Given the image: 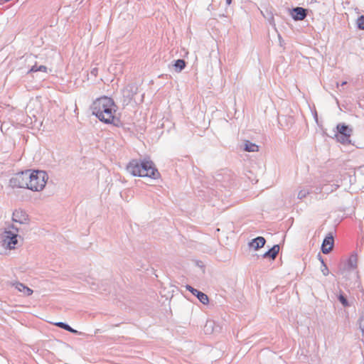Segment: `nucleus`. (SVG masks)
<instances>
[{
	"instance_id": "393cba45",
	"label": "nucleus",
	"mask_w": 364,
	"mask_h": 364,
	"mask_svg": "<svg viewBox=\"0 0 364 364\" xmlns=\"http://www.w3.org/2000/svg\"><path fill=\"white\" fill-rule=\"evenodd\" d=\"M309 193V191L306 189L301 190L298 193V198L303 199Z\"/></svg>"
},
{
	"instance_id": "c85d7f7f",
	"label": "nucleus",
	"mask_w": 364,
	"mask_h": 364,
	"mask_svg": "<svg viewBox=\"0 0 364 364\" xmlns=\"http://www.w3.org/2000/svg\"><path fill=\"white\" fill-rule=\"evenodd\" d=\"M38 71L46 73L47 72V67L45 65H39L38 66Z\"/></svg>"
},
{
	"instance_id": "20e7f679",
	"label": "nucleus",
	"mask_w": 364,
	"mask_h": 364,
	"mask_svg": "<svg viewBox=\"0 0 364 364\" xmlns=\"http://www.w3.org/2000/svg\"><path fill=\"white\" fill-rule=\"evenodd\" d=\"M18 232L19 228L14 225H11L7 230H5L2 236L3 246L10 250L14 249L18 243Z\"/></svg>"
},
{
	"instance_id": "39448f33",
	"label": "nucleus",
	"mask_w": 364,
	"mask_h": 364,
	"mask_svg": "<svg viewBox=\"0 0 364 364\" xmlns=\"http://www.w3.org/2000/svg\"><path fill=\"white\" fill-rule=\"evenodd\" d=\"M28 178V170L17 173L10 178L9 186L13 188L29 189Z\"/></svg>"
},
{
	"instance_id": "f03ea898",
	"label": "nucleus",
	"mask_w": 364,
	"mask_h": 364,
	"mask_svg": "<svg viewBox=\"0 0 364 364\" xmlns=\"http://www.w3.org/2000/svg\"><path fill=\"white\" fill-rule=\"evenodd\" d=\"M127 170L134 176L149 177L153 179H156L160 176L153 161L146 159L142 161L132 160L128 164Z\"/></svg>"
},
{
	"instance_id": "c9c22d12",
	"label": "nucleus",
	"mask_w": 364,
	"mask_h": 364,
	"mask_svg": "<svg viewBox=\"0 0 364 364\" xmlns=\"http://www.w3.org/2000/svg\"><path fill=\"white\" fill-rule=\"evenodd\" d=\"M206 333H212L213 332H209V331H207L205 332Z\"/></svg>"
},
{
	"instance_id": "ddd939ff",
	"label": "nucleus",
	"mask_w": 364,
	"mask_h": 364,
	"mask_svg": "<svg viewBox=\"0 0 364 364\" xmlns=\"http://www.w3.org/2000/svg\"><path fill=\"white\" fill-rule=\"evenodd\" d=\"M279 251V246L278 245H274L272 248H270L267 252H266L263 255V257L267 258L269 257L272 259H274Z\"/></svg>"
},
{
	"instance_id": "7ed1b4c3",
	"label": "nucleus",
	"mask_w": 364,
	"mask_h": 364,
	"mask_svg": "<svg viewBox=\"0 0 364 364\" xmlns=\"http://www.w3.org/2000/svg\"><path fill=\"white\" fill-rule=\"evenodd\" d=\"M28 184L29 189L33 191H42L48 179V174L44 171H33L28 170Z\"/></svg>"
},
{
	"instance_id": "e433bc0d",
	"label": "nucleus",
	"mask_w": 364,
	"mask_h": 364,
	"mask_svg": "<svg viewBox=\"0 0 364 364\" xmlns=\"http://www.w3.org/2000/svg\"><path fill=\"white\" fill-rule=\"evenodd\" d=\"M29 58H34V57H33V56H32V55H30V56H29Z\"/></svg>"
},
{
	"instance_id": "2f4dec72",
	"label": "nucleus",
	"mask_w": 364,
	"mask_h": 364,
	"mask_svg": "<svg viewBox=\"0 0 364 364\" xmlns=\"http://www.w3.org/2000/svg\"><path fill=\"white\" fill-rule=\"evenodd\" d=\"M231 3H232V0H226V4H227L228 5H230V4H231Z\"/></svg>"
},
{
	"instance_id": "5701e85b",
	"label": "nucleus",
	"mask_w": 364,
	"mask_h": 364,
	"mask_svg": "<svg viewBox=\"0 0 364 364\" xmlns=\"http://www.w3.org/2000/svg\"><path fill=\"white\" fill-rule=\"evenodd\" d=\"M358 325L359 328L362 331V333H364V312H363L362 315L359 318Z\"/></svg>"
},
{
	"instance_id": "b1692460",
	"label": "nucleus",
	"mask_w": 364,
	"mask_h": 364,
	"mask_svg": "<svg viewBox=\"0 0 364 364\" xmlns=\"http://www.w3.org/2000/svg\"><path fill=\"white\" fill-rule=\"evenodd\" d=\"M358 28L364 30V16H360L357 20Z\"/></svg>"
},
{
	"instance_id": "bb28decb",
	"label": "nucleus",
	"mask_w": 364,
	"mask_h": 364,
	"mask_svg": "<svg viewBox=\"0 0 364 364\" xmlns=\"http://www.w3.org/2000/svg\"><path fill=\"white\" fill-rule=\"evenodd\" d=\"M321 272L324 276H327L329 274V270L326 264H323V267H321Z\"/></svg>"
},
{
	"instance_id": "412c9836",
	"label": "nucleus",
	"mask_w": 364,
	"mask_h": 364,
	"mask_svg": "<svg viewBox=\"0 0 364 364\" xmlns=\"http://www.w3.org/2000/svg\"><path fill=\"white\" fill-rule=\"evenodd\" d=\"M338 299L344 307L350 306V304H349L348 301L347 300L346 297L343 294H340L338 296Z\"/></svg>"
},
{
	"instance_id": "f257e3e1",
	"label": "nucleus",
	"mask_w": 364,
	"mask_h": 364,
	"mask_svg": "<svg viewBox=\"0 0 364 364\" xmlns=\"http://www.w3.org/2000/svg\"><path fill=\"white\" fill-rule=\"evenodd\" d=\"M115 107L114 100L107 96L97 98L91 105L92 114L98 118L100 121L105 124H112L117 126L119 119L114 115L116 112Z\"/></svg>"
},
{
	"instance_id": "9d476101",
	"label": "nucleus",
	"mask_w": 364,
	"mask_h": 364,
	"mask_svg": "<svg viewBox=\"0 0 364 364\" xmlns=\"http://www.w3.org/2000/svg\"><path fill=\"white\" fill-rule=\"evenodd\" d=\"M307 15V10L302 7L294 8L291 11V16L295 21L304 20Z\"/></svg>"
},
{
	"instance_id": "dca6fc26",
	"label": "nucleus",
	"mask_w": 364,
	"mask_h": 364,
	"mask_svg": "<svg viewBox=\"0 0 364 364\" xmlns=\"http://www.w3.org/2000/svg\"><path fill=\"white\" fill-rule=\"evenodd\" d=\"M335 136L337 141L343 144H348L350 143V138L351 134H336Z\"/></svg>"
},
{
	"instance_id": "6ab92c4d",
	"label": "nucleus",
	"mask_w": 364,
	"mask_h": 364,
	"mask_svg": "<svg viewBox=\"0 0 364 364\" xmlns=\"http://www.w3.org/2000/svg\"><path fill=\"white\" fill-rule=\"evenodd\" d=\"M173 66L176 71L179 73L186 67V61L183 59H178L175 61Z\"/></svg>"
},
{
	"instance_id": "f3484780",
	"label": "nucleus",
	"mask_w": 364,
	"mask_h": 364,
	"mask_svg": "<svg viewBox=\"0 0 364 364\" xmlns=\"http://www.w3.org/2000/svg\"><path fill=\"white\" fill-rule=\"evenodd\" d=\"M358 257L356 254H352L348 260V266L350 269H355L357 267Z\"/></svg>"
},
{
	"instance_id": "a878e982",
	"label": "nucleus",
	"mask_w": 364,
	"mask_h": 364,
	"mask_svg": "<svg viewBox=\"0 0 364 364\" xmlns=\"http://www.w3.org/2000/svg\"><path fill=\"white\" fill-rule=\"evenodd\" d=\"M91 289L92 290H95V291H99L100 293L102 292V291H106V289L104 288L102 289H101V288L99 287V284H96L95 282H92L91 284Z\"/></svg>"
},
{
	"instance_id": "1a4fd4ad",
	"label": "nucleus",
	"mask_w": 364,
	"mask_h": 364,
	"mask_svg": "<svg viewBox=\"0 0 364 364\" xmlns=\"http://www.w3.org/2000/svg\"><path fill=\"white\" fill-rule=\"evenodd\" d=\"M186 289L191 291L193 295H195L202 304H207L208 303V297L203 292L200 291L196 289H194L193 287L190 285L186 286Z\"/></svg>"
},
{
	"instance_id": "423d86ee",
	"label": "nucleus",
	"mask_w": 364,
	"mask_h": 364,
	"mask_svg": "<svg viewBox=\"0 0 364 364\" xmlns=\"http://www.w3.org/2000/svg\"><path fill=\"white\" fill-rule=\"evenodd\" d=\"M137 93V87L134 85H128L122 90L123 104L129 105Z\"/></svg>"
},
{
	"instance_id": "a211bd4d",
	"label": "nucleus",
	"mask_w": 364,
	"mask_h": 364,
	"mask_svg": "<svg viewBox=\"0 0 364 364\" xmlns=\"http://www.w3.org/2000/svg\"><path fill=\"white\" fill-rule=\"evenodd\" d=\"M339 187L338 185L336 184H332L331 186L323 185L322 187L320 188L321 191H323L327 194L333 192L334 191L337 190V188Z\"/></svg>"
},
{
	"instance_id": "0eeeda50",
	"label": "nucleus",
	"mask_w": 364,
	"mask_h": 364,
	"mask_svg": "<svg viewBox=\"0 0 364 364\" xmlns=\"http://www.w3.org/2000/svg\"><path fill=\"white\" fill-rule=\"evenodd\" d=\"M12 220L19 224H27L28 223V215L23 210H16L13 213Z\"/></svg>"
},
{
	"instance_id": "72a5a7b5",
	"label": "nucleus",
	"mask_w": 364,
	"mask_h": 364,
	"mask_svg": "<svg viewBox=\"0 0 364 364\" xmlns=\"http://www.w3.org/2000/svg\"><path fill=\"white\" fill-rule=\"evenodd\" d=\"M92 73H95V70H92Z\"/></svg>"
},
{
	"instance_id": "4468645a",
	"label": "nucleus",
	"mask_w": 364,
	"mask_h": 364,
	"mask_svg": "<svg viewBox=\"0 0 364 364\" xmlns=\"http://www.w3.org/2000/svg\"><path fill=\"white\" fill-rule=\"evenodd\" d=\"M337 133L336 134H352V129L344 124H338L336 126Z\"/></svg>"
},
{
	"instance_id": "9b49d317",
	"label": "nucleus",
	"mask_w": 364,
	"mask_h": 364,
	"mask_svg": "<svg viewBox=\"0 0 364 364\" xmlns=\"http://www.w3.org/2000/svg\"><path fill=\"white\" fill-rule=\"evenodd\" d=\"M266 240L263 237L259 236L253 239L250 243V246L255 250L264 247Z\"/></svg>"
},
{
	"instance_id": "473e14b6",
	"label": "nucleus",
	"mask_w": 364,
	"mask_h": 364,
	"mask_svg": "<svg viewBox=\"0 0 364 364\" xmlns=\"http://www.w3.org/2000/svg\"><path fill=\"white\" fill-rule=\"evenodd\" d=\"M346 84H347V82H346V81H343V82L341 83V86H343V85H346Z\"/></svg>"
},
{
	"instance_id": "c756f323",
	"label": "nucleus",
	"mask_w": 364,
	"mask_h": 364,
	"mask_svg": "<svg viewBox=\"0 0 364 364\" xmlns=\"http://www.w3.org/2000/svg\"><path fill=\"white\" fill-rule=\"evenodd\" d=\"M213 326V322L212 321H208L205 324V328L207 330H208L209 328H212Z\"/></svg>"
},
{
	"instance_id": "4be33fe9",
	"label": "nucleus",
	"mask_w": 364,
	"mask_h": 364,
	"mask_svg": "<svg viewBox=\"0 0 364 364\" xmlns=\"http://www.w3.org/2000/svg\"><path fill=\"white\" fill-rule=\"evenodd\" d=\"M283 119H285L287 121H288V123L287 125H288L289 124L290 125H291L293 123H294V119L291 117H286V116H282V117H279V123L283 126Z\"/></svg>"
},
{
	"instance_id": "cd10ccee",
	"label": "nucleus",
	"mask_w": 364,
	"mask_h": 364,
	"mask_svg": "<svg viewBox=\"0 0 364 364\" xmlns=\"http://www.w3.org/2000/svg\"><path fill=\"white\" fill-rule=\"evenodd\" d=\"M38 71V66L35 63L32 65L28 73H35Z\"/></svg>"
},
{
	"instance_id": "aec40b11",
	"label": "nucleus",
	"mask_w": 364,
	"mask_h": 364,
	"mask_svg": "<svg viewBox=\"0 0 364 364\" xmlns=\"http://www.w3.org/2000/svg\"><path fill=\"white\" fill-rule=\"evenodd\" d=\"M55 325L64 330H66L71 333H76L77 331L74 330L72 327H70L68 323H63V322H58L56 323Z\"/></svg>"
},
{
	"instance_id": "f704fd0d",
	"label": "nucleus",
	"mask_w": 364,
	"mask_h": 364,
	"mask_svg": "<svg viewBox=\"0 0 364 364\" xmlns=\"http://www.w3.org/2000/svg\"><path fill=\"white\" fill-rule=\"evenodd\" d=\"M92 73H95V70H92Z\"/></svg>"
},
{
	"instance_id": "7c9ffc66",
	"label": "nucleus",
	"mask_w": 364,
	"mask_h": 364,
	"mask_svg": "<svg viewBox=\"0 0 364 364\" xmlns=\"http://www.w3.org/2000/svg\"><path fill=\"white\" fill-rule=\"evenodd\" d=\"M318 257H319V260L321 262L322 267H323V264H325V262H324L323 258L321 257V256L320 255H318Z\"/></svg>"
},
{
	"instance_id": "6e6552de",
	"label": "nucleus",
	"mask_w": 364,
	"mask_h": 364,
	"mask_svg": "<svg viewBox=\"0 0 364 364\" xmlns=\"http://www.w3.org/2000/svg\"><path fill=\"white\" fill-rule=\"evenodd\" d=\"M333 247V237L329 233L323 240L321 245V251L323 254H328Z\"/></svg>"
},
{
	"instance_id": "2eb2a0df",
	"label": "nucleus",
	"mask_w": 364,
	"mask_h": 364,
	"mask_svg": "<svg viewBox=\"0 0 364 364\" xmlns=\"http://www.w3.org/2000/svg\"><path fill=\"white\" fill-rule=\"evenodd\" d=\"M244 150L248 152H255L259 151V146L256 144L247 140L244 143Z\"/></svg>"
},
{
	"instance_id": "f8f14e48",
	"label": "nucleus",
	"mask_w": 364,
	"mask_h": 364,
	"mask_svg": "<svg viewBox=\"0 0 364 364\" xmlns=\"http://www.w3.org/2000/svg\"><path fill=\"white\" fill-rule=\"evenodd\" d=\"M13 286L20 292H23L26 296H30L33 294V290L29 287L25 286L23 283L16 282L13 284Z\"/></svg>"
}]
</instances>
